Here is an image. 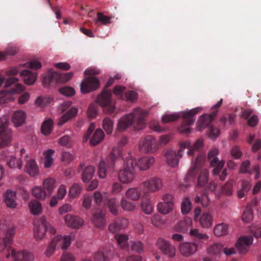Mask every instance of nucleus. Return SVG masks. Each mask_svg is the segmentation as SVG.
Instances as JSON below:
<instances>
[{"mask_svg": "<svg viewBox=\"0 0 261 261\" xmlns=\"http://www.w3.org/2000/svg\"><path fill=\"white\" fill-rule=\"evenodd\" d=\"M45 227V218L44 217L35 222L34 237L36 240H40L43 238L46 231Z\"/></svg>", "mask_w": 261, "mask_h": 261, "instance_id": "412c9836", "label": "nucleus"}, {"mask_svg": "<svg viewBox=\"0 0 261 261\" xmlns=\"http://www.w3.org/2000/svg\"><path fill=\"white\" fill-rule=\"evenodd\" d=\"M99 86V82L94 76L85 78L81 84V91L83 94L91 92L96 90Z\"/></svg>", "mask_w": 261, "mask_h": 261, "instance_id": "2eb2a0df", "label": "nucleus"}, {"mask_svg": "<svg viewBox=\"0 0 261 261\" xmlns=\"http://www.w3.org/2000/svg\"><path fill=\"white\" fill-rule=\"evenodd\" d=\"M4 229L5 236L1 242V256L5 255L9 258L11 255L15 261H32L34 256L31 253L25 250L16 253L12 249L11 245L16 231L15 226L9 225Z\"/></svg>", "mask_w": 261, "mask_h": 261, "instance_id": "f257e3e1", "label": "nucleus"}, {"mask_svg": "<svg viewBox=\"0 0 261 261\" xmlns=\"http://www.w3.org/2000/svg\"><path fill=\"white\" fill-rule=\"evenodd\" d=\"M73 76L72 72L60 73L50 69L48 70L46 75L43 77L42 83L45 87L55 86L58 83H65L69 81Z\"/></svg>", "mask_w": 261, "mask_h": 261, "instance_id": "0eeeda50", "label": "nucleus"}, {"mask_svg": "<svg viewBox=\"0 0 261 261\" xmlns=\"http://www.w3.org/2000/svg\"><path fill=\"white\" fill-rule=\"evenodd\" d=\"M115 238L119 246L124 248L127 246L128 237L125 234H117L115 236Z\"/></svg>", "mask_w": 261, "mask_h": 261, "instance_id": "8fccbe9b", "label": "nucleus"}, {"mask_svg": "<svg viewBox=\"0 0 261 261\" xmlns=\"http://www.w3.org/2000/svg\"><path fill=\"white\" fill-rule=\"evenodd\" d=\"M204 160L205 157L202 154H199L197 156L193 167L188 171L185 177L186 180L190 181L195 177L197 173V171L202 167Z\"/></svg>", "mask_w": 261, "mask_h": 261, "instance_id": "aec40b11", "label": "nucleus"}, {"mask_svg": "<svg viewBox=\"0 0 261 261\" xmlns=\"http://www.w3.org/2000/svg\"><path fill=\"white\" fill-rule=\"evenodd\" d=\"M232 185L233 181L231 180H228L224 186L222 187V192L228 196H230L232 194Z\"/></svg>", "mask_w": 261, "mask_h": 261, "instance_id": "e2e57ef3", "label": "nucleus"}, {"mask_svg": "<svg viewBox=\"0 0 261 261\" xmlns=\"http://www.w3.org/2000/svg\"><path fill=\"white\" fill-rule=\"evenodd\" d=\"M113 121L109 117H106L102 121V127L108 135L112 133L113 130Z\"/></svg>", "mask_w": 261, "mask_h": 261, "instance_id": "49530a36", "label": "nucleus"}, {"mask_svg": "<svg viewBox=\"0 0 261 261\" xmlns=\"http://www.w3.org/2000/svg\"><path fill=\"white\" fill-rule=\"evenodd\" d=\"M122 155L121 150L118 147H114L106 160H101L99 163L98 168V174L100 178H104L106 177L108 170H115V162L118 157Z\"/></svg>", "mask_w": 261, "mask_h": 261, "instance_id": "39448f33", "label": "nucleus"}, {"mask_svg": "<svg viewBox=\"0 0 261 261\" xmlns=\"http://www.w3.org/2000/svg\"><path fill=\"white\" fill-rule=\"evenodd\" d=\"M53 123V121L50 119L44 121L41 127L42 134L45 135H49L51 132Z\"/></svg>", "mask_w": 261, "mask_h": 261, "instance_id": "de8ad7c7", "label": "nucleus"}, {"mask_svg": "<svg viewBox=\"0 0 261 261\" xmlns=\"http://www.w3.org/2000/svg\"><path fill=\"white\" fill-rule=\"evenodd\" d=\"M71 244V238L69 236H66L64 238L62 236H57L55 237L49 243L46 251L47 256H51L56 247L61 248L62 250L66 249Z\"/></svg>", "mask_w": 261, "mask_h": 261, "instance_id": "1a4fd4ad", "label": "nucleus"}, {"mask_svg": "<svg viewBox=\"0 0 261 261\" xmlns=\"http://www.w3.org/2000/svg\"><path fill=\"white\" fill-rule=\"evenodd\" d=\"M194 201L196 203H200L201 205L203 207L207 206L210 202L209 199L205 192L196 195L195 197Z\"/></svg>", "mask_w": 261, "mask_h": 261, "instance_id": "09e8293b", "label": "nucleus"}, {"mask_svg": "<svg viewBox=\"0 0 261 261\" xmlns=\"http://www.w3.org/2000/svg\"><path fill=\"white\" fill-rule=\"evenodd\" d=\"M214 233L217 236H223L228 233V225L225 223L218 224L215 226Z\"/></svg>", "mask_w": 261, "mask_h": 261, "instance_id": "ea45409f", "label": "nucleus"}, {"mask_svg": "<svg viewBox=\"0 0 261 261\" xmlns=\"http://www.w3.org/2000/svg\"><path fill=\"white\" fill-rule=\"evenodd\" d=\"M126 197L134 201L139 200L141 195L140 190L137 188H132L128 189L125 193Z\"/></svg>", "mask_w": 261, "mask_h": 261, "instance_id": "e433bc0d", "label": "nucleus"}, {"mask_svg": "<svg viewBox=\"0 0 261 261\" xmlns=\"http://www.w3.org/2000/svg\"><path fill=\"white\" fill-rule=\"evenodd\" d=\"M253 240L251 236L242 237L238 240L236 243V247L240 254L244 255L247 253Z\"/></svg>", "mask_w": 261, "mask_h": 261, "instance_id": "6ab92c4d", "label": "nucleus"}, {"mask_svg": "<svg viewBox=\"0 0 261 261\" xmlns=\"http://www.w3.org/2000/svg\"><path fill=\"white\" fill-rule=\"evenodd\" d=\"M20 75L22 77L24 83L29 85L34 84L37 79V74L27 69L22 70L20 72Z\"/></svg>", "mask_w": 261, "mask_h": 261, "instance_id": "cd10ccee", "label": "nucleus"}, {"mask_svg": "<svg viewBox=\"0 0 261 261\" xmlns=\"http://www.w3.org/2000/svg\"><path fill=\"white\" fill-rule=\"evenodd\" d=\"M201 110V108L197 107L188 111H184L180 114H172L165 115L162 117V122L164 123L177 120L181 117L183 119L182 123L179 128V130L182 134H189L191 132L190 126L192 125L195 120V115Z\"/></svg>", "mask_w": 261, "mask_h": 261, "instance_id": "7ed1b4c3", "label": "nucleus"}, {"mask_svg": "<svg viewBox=\"0 0 261 261\" xmlns=\"http://www.w3.org/2000/svg\"><path fill=\"white\" fill-rule=\"evenodd\" d=\"M223 99H221L217 103L212 107L213 111L210 114H205L201 115L198 122H197V127L199 130H202L205 128L212 126L211 123L214 120V118L217 115L218 112V109L222 105Z\"/></svg>", "mask_w": 261, "mask_h": 261, "instance_id": "9d476101", "label": "nucleus"}, {"mask_svg": "<svg viewBox=\"0 0 261 261\" xmlns=\"http://www.w3.org/2000/svg\"><path fill=\"white\" fill-rule=\"evenodd\" d=\"M18 51V48L16 46H9L4 51H1V60H5L9 56H14Z\"/></svg>", "mask_w": 261, "mask_h": 261, "instance_id": "79ce46f5", "label": "nucleus"}, {"mask_svg": "<svg viewBox=\"0 0 261 261\" xmlns=\"http://www.w3.org/2000/svg\"><path fill=\"white\" fill-rule=\"evenodd\" d=\"M59 92L67 97H71L75 94V90L71 87L65 86L59 89Z\"/></svg>", "mask_w": 261, "mask_h": 261, "instance_id": "680f3d73", "label": "nucleus"}, {"mask_svg": "<svg viewBox=\"0 0 261 261\" xmlns=\"http://www.w3.org/2000/svg\"><path fill=\"white\" fill-rule=\"evenodd\" d=\"M253 219L252 211L250 205H248L242 215V220L244 222L248 223Z\"/></svg>", "mask_w": 261, "mask_h": 261, "instance_id": "bf43d9fd", "label": "nucleus"}, {"mask_svg": "<svg viewBox=\"0 0 261 261\" xmlns=\"http://www.w3.org/2000/svg\"><path fill=\"white\" fill-rule=\"evenodd\" d=\"M7 164L11 168L17 167L19 169H21L22 166V162L20 160H18L16 158L13 156H9L7 158Z\"/></svg>", "mask_w": 261, "mask_h": 261, "instance_id": "864d4df0", "label": "nucleus"}, {"mask_svg": "<svg viewBox=\"0 0 261 261\" xmlns=\"http://www.w3.org/2000/svg\"><path fill=\"white\" fill-rule=\"evenodd\" d=\"M53 101V98L51 97H39L35 101L36 105L40 107H44L46 105L51 103Z\"/></svg>", "mask_w": 261, "mask_h": 261, "instance_id": "052dcab7", "label": "nucleus"}, {"mask_svg": "<svg viewBox=\"0 0 261 261\" xmlns=\"http://www.w3.org/2000/svg\"><path fill=\"white\" fill-rule=\"evenodd\" d=\"M105 204L108 207L110 213L115 216L118 215V203L114 198L109 199Z\"/></svg>", "mask_w": 261, "mask_h": 261, "instance_id": "c9c22d12", "label": "nucleus"}, {"mask_svg": "<svg viewBox=\"0 0 261 261\" xmlns=\"http://www.w3.org/2000/svg\"><path fill=\"white\" fill-rule=\"evenodd\" d=\"M59 143L67 148H71L73 145V141L69 135H64L59 140Z\"/></svg>", "mask_w": 261, "mask_h": 261, "instance_id": "603ef678", "label": "nucleus"}, {"mask_svg": "<svg viewBox=\"0 0 261 261\" xmlns=\"http://www.w3.org/2000/svg\"><path fill=\"white\" fill-rule=\"evenodd\" d=\"M29 207L31 212L34 215H38L42 211L41 203L35 200L30 202L29 203Z\"/></svg>", "mask_w": 261, "mask_h": 261, "instance_id": "a18cd8bd", "label": "nucleus"}, {"mask_svg": "<svg viewBox=\"0 0 261 261\" xmlns=\"http://www.w3.org/2000/svg\"><path fill=\"white\" fill-rule=\"evenodd\" d=\"M96 23L101 22L102 24L107 25L111 23V18L109 16L104 15L102 13H97V18L95 20Z\"/></svg>", "mask_w": 261, "mask_h": 261, "instance_id": "338daca9", "label": "nucleus"}, {"mask_svg": "<svg viewBox=\"0 0 261 261\" xmlns=\"http://www.w3.org/2000/svg\"><path fill=\"white\" fill-rule=\"evenodd\" d=\"M144 245L140 241L133 242L131 244V250L133 251L141 253L143 251Z\"/></svg>", "mask_w": 261, "mask_h": 261, "instance_id": "69168bd1", "label": "nucleus"}, {"mask_svg": "<svg viewBox=\"0 0 261 261\" xmlns=\"http://www.w3.org/2000/svg\"><path fill=\"white\" fill-rule=\"evenodd\" d=\"M174 206L171 204L160 202L158 203L157 208L159 213L166 215L170 213L173 209Z\"/></svg>", "mask_w": 261, "mask_h": 261, "instance_id": "a19ab883", "label": "nucleus"}, {"mask_svg": "<svg viewBox=\"0 0 261 261\" xmlns=\"http://www.w3.org/2000/svg\"><path fill=\"white\" fill-rule=\"evenodd\" d=\"M9 119L7 116L1 118V147L9 145L12 141L11 129L8 127Z\"/></svg>", "mask_w": 261, "mask_h": 261, "instance_id": "ddd939ff", "label": "nucleus"}, {"mask_svg": "<svg viewBox=\"0 0 261 261\" xmlns=\"http://www.w3.org/2000/svg\"><path fill=\"white\" fill-rule=\"evenodd\" d=\"M95 168L92 166L86 167L83 171L82 177L85 182H89L93 177L95 173Z\"/></svg>", "mask_w": 261, "mask_h": 261, "instance_id": "f704fd0d", "label": "nucleus"}, {"mask_svg": "<svg viewBox=\"0 0 261 261\" xmlns=\"http://www.w3.org/2000/svg\"><path fill=\"white\" fill-rule=\"evenodd\" d=\"M179 248L183 256L189 257L197 251V246L194 243L185 242L180 244Z\"/></svg>", "mask_w": 261, "mask_h": 261, "instance_id": "5701e85b", "label": "nucleus"}, {"mask_svg": "<svg viewBox=\"0 0 261 261\" xmlns=\"http://www.w3.org/2000/svg\"><path fill=\"white\" fill-rule=\"evenodd\" d=\"M190 235L197 240H205L208 239V236L205 234L200 233L197 229H191L190 231Z\"/></svg>", "mask_w": 261, "mask_h": 261, "instance_id": "774afa93", "label": "nucleus"}, {"mask_svg": "<svg viewBox=\"0 0 261 261\" xmlns=\"http://www.w3.org/2000/svg\"><path fill=\"white\" fill-rule=\"evenodd\" d=\"M156 246L162 252L168 257H173L175 255V248L165 239L159 238Z\"/></svg>", "mask_w": 261, "mask_h": 261, "instance_id": "a211bd4d", "label": "nucleus"}, {"mask_svg": "<svg viewBox=\"0 0 261 261\" xmlns=\"http://www.w3.org/2000/svg\"><path fill=\"white\" fill-rule=\"evenodd\" d=\"M192 203L189 198H185L181 203V211L183 214H187L192 208Z\"/></svg>", "mask_w": 261, "mask_h": 261, "instance_id": "13d9d810", "label": "nucleus"}, {"mask_svg": "<svg viewBox=\"0 0 261 261\" xmlns=\"http://www.w3.org/2000/svg\"><path fill=\"white\" fill-rule=\"evenodd\" d=\"M25 171L31 176H35L39 173V169L36 162L31 159L27 161Z\"/></svg>", "mask_w": 261, "mask_h": 261, "instance_id": "c756f323", "label": "nucleus"}, {"mask_svg": "<svg viewBox=\"0 0 261 261\" xmlns=\"http://www.w3.org/2000/svg\"><path fill=\"white\" fill-rule=\"evenodd\" d=\"M208 172L206 169L202 170L198 177L197 186L198 188L203 187L208 182Z\"/></svg>", "mask_w": 261, "mask_h": 261, "instance_id": "3c124183", "label": "nucleus"}, {"mask_svg": "<svg viewBox=\"0 0 261 261\" xmlns=\"http://www.w3.org/2000/svg\"><path fill=\"white\" fill-rule=\"evenodd\" d=\"M55 180L52 178L46 179L43 182V188L49 196L55 188Z\"/></svg>", "mask_w": 261, "mask_h": 261, "instance_id": "c03bdc74", "label": "nucleus"}, {"mask_svg": "<svg viewBox=\"0 0 261 261\" xmlns=\"http://www.w3.org/2000/svg\"><path fill=\"white\" fill-rule=\"evenodd\" d=\"M32 193L35 198L40 200H44L46 197L49 196L44 188L42 189L40 187L36 186L33 188Z\"/></svg>", "mask_w": 261, "mask_h": 261, "instance_id": "4c0bfd02", "label": "nucleus"}, {"mask_svg": "<svg viewBox=\"0 0 261 261\" xmlns=\"http://www.w3.org/2000/svg\"><path fill=\"white\" fill-rule=\"evenodd\" d=\"M128 225V220L124 218H118L112 222L109 226V230L112 233H116L124 228Z\"/></svg>", "mask_w": 261, "mask_h": 261, "instance_id": "4be33fe9", "label": "nucleus"}, {"mask_svg": "<svg viewBox=\"0 0 261 261\" xmlns=\"http://www.w3.org/2000/svg\"><path fill=\"white\" fill-rule=\"evenodd\" d=\"M120 205L122 208L126 211H133L136 208V205L135 203L126 200L124 198L121 199Z\"/></svg>", "mask_w": 261, "mask_h": 261, "instance_id": "4d7b16f0", "label": "nucleus"}, {"mask_svg": "<svg viewBox=\"0 0 261 261\" xmlns=\"http://www.w3.org/2000/svg\"><path fill=\"white\" fill-rule=\"evenodd\" d=\"M82 190L80 185L77 183H74L69 189V196L72 198L78 196Z\"/></svg>", "mask_w": 261, "mask_h": 261, "instance_id": "5fc2aeb1", "label": "nucleus"}, {"mask_svg": "<svg viewBox=\"0 0 261 261\" xmlns=\"http://www.w3.org/2000/svg\"><path fill=\"white\" fill-rule=\"evenodd\" d=\"M191 219L189 218H186L176 224L175 229L177 231L185 232L191 226Z\"/></svg>", "mask_w": 261, "mask_h": 261, "instance_id": "473e14b6", "label": "nucleus"}, {"mask_svg": "<svg viewBox=\"0 0 261 261\" xmlns=\"http://www.w3.org/2000/svg\"><path fill=\"white\" fill-rule=\"evenodd\" d=\"M95 261H109V253L103 251H98L94 255Z\"/></svg>", "mask_w": 261, "mask_h": 261, "instance_id": "0e129e2a", "label": "nucleus"}, {"mask_svg": "<svg viewBox=\"0 0 261 261\" xmlns=\"http://www.w3.org/2000/svg\"><path fill=\"white\" fill-rule=\"evenodd\" d=\"M140 186L146 193H155L162 189L163 182L161 178L154 176L142 182Z\"/></svg>", "mask_w": 261, "mask_h": 261, "instance_id": "f8f14e48", "label": "nucleus"}, {"mask_svg": "<svg viewBox=\"0 0 261 261\" xmlns=\"http://www.w3.org/2000/svg\"><path fill=\"white\" fill-rule=\"evenodd\" d=\"M139 148L144 153H152L154 152L157 145L154 138L151 135L145 137L140 143Z\"/></svg>", "mask_w": 261, "mask_h": 261, "instance_id": "dca6fc26", "label": "nucleus"}, {"mask_svg": "<svg viewBox=\"0 0 261 261\" xmlns=\"http://www.w3.org/2000/svg\"><path fill=\"white\" fill-rule=\"evenodd\" d=\"M105 134L103 130L97 129L90 140V144L92 146L98 145L104 138Z\"/></svg>", "mask_w": 261, "mask_h": 261, "instance_id": "72a5a7b5", "label": "nucleus"}, {"mask_svg": "<svg viewBox=\"0 0 261 261\" xmlns=\"http://www.w3.org/2000/svg\"><path fill=\"white\" fill-rule=\"evenodd\" d=\"M199 222L202 227L209 228L213 224V219L210 213H204L199 218Z\"/></svg>", "mask_w": 261, "mask_h": 261, "instance_id": "2f4dec72", "label": "nucleus"}, {"mask_svg": "<svg viewBox=\"0 0 261 261\" xmlns=\"http://www.w3.org/2000/svg\"><path fill=\"white\" fill-rule=\"evenodd\" d=\"M126 156L128 157V159L132 160L134 168L135 169L136 167H137L140 170H147L154 162V158L150 156L142 157L137 161H136L135 159L129 153L127 154Z\"/></svg>", "mask_w": 261, "mask_h": 261, "instance_id": "4468645a", "label": "nucleus"}, {"mask_svg": "<svg viewBox=\"0 0 261 261\" xmlns=\"http://www.w3.org/2000/svg\"><path fill=\"white\" fill-rule=\"evenodd\" d=\"M105 213L102 210H97L93 212L92 222L98 228H102L105 224Z\"/></svg>", "mask_w": 261, "mask_h": 261, "instance_id": "393cba45", "label": "nucleus"}, {"mask_svg": "<svg viewBox=\"0 0 261 261\" xmlns=\"http://www.w3.org/2000/svg\"><path fill=\"white\" fill-rule=\"evenodd\" d=\"M218 153V150L217 148H213L210 151L208 154V159L211 165L214 167L213 171L214 175L219 174L224 165V162L222 161H220L216 156Z\"/></svg>", "mask_w": 261, "mask_h": 261, "instance_id": "f3484780", "label": "nucleus"}, {"mask_svg": "<svg viewBox=\"0 0 261 261\" xmlns=\"http://www.w3.org/2000/svg\"><path fill=\"white\" fill-rule=\"evenodd\" d=\"M190 146V142L185 141L180 144V149L178 152L171 149L167 150L165 155L167 164L171 167H175L178 164V158L182 156V152L186 148Z\"/></svg>", "mask_w": 261, "mask_h": 261, "instance_id": "9b49d317", "label": "nucleus"}, {"mask_svg": "<svg viewBox=\"0 0 261 261\" xmlns=\"http://www.w3.org/2000/svg\"><path fill=\"white\" fill-rule=\"evenodd\" d=\"M4 201L7 207L15 208L17 206L16 193L12 191H7L4 195Z\"/></svg>", "mask_w": 261, "mask_h": 261, "instance_id": "c85d7f7f", "label": "nucleus"}, {"mask_svg": "<svg viewBox=\"0 0 261 261\" xmlns=\"http://www.w3.org/2000/svg\"><path fill=\"white\" fill-rule=\"evenodd\" d=\"M18 79L10 77L6 80L1 76V86L4 85L6 89L1 90V105L13 100L11 94L20 93L23 91V87L18 83Z\"/></svg>", "mask_w": 261, "mask_h": 261, "instance_id": "20e7f679", "label": "nucleus"}, {"mask_svg": "<svg viewBox=\"0 0 261 261\" xmlns=\"http://www.w3.org/2000/svg\"><path fill=\"white\" fill-rule=\"evenodd\" d=\"M140 206L142 211L146 215H150L153 212V205L147 196L142 197Z\"/></svg>", "mask_w": 261, "mask_h": 261, "instance_id": "bb28decb", "label": "nucleus"}, {"mask_svg": "<svg viewBox=\"0 0 261 261\" xmlns=\"http://www.w3.org/2000/svg\"><path fill=\"white\" fill-rule=\"evenodd\" d=\"M25 118V113L23 110H19L13 113L11 120L15 127H19L24 123Z\"/></svg>", "mask_w": 261, "mask_h": 261, "instance_id": "a878e982", "label": "nucleus"}, {"mask_svg": "<svg viewBox=\"0 0 261 261\" xmlns=\"http://www.w3.org/2000/svg\"><path fill=\"white\" fill-rule=\"evenodd\" d=\"M114 79H109L101 93L98 95L96 101L99 105L105 109L109 113H112L115 110V102L112 100V92L107 88L112 85Z\"/></svg>", "mask_w": 261, "mask_h": 261, "instance_id": "423d86ee", "label": "nucleus"}, {"mask_svg": "<svg viewBox=\"0 0 261 261\" xmlns=\"http://www.w3.org/2000/svg\"><path fill=\"white\" fill-rule=\"evenodd\" d=\"M203 143L201 140H198L193 145L192 147H191V144H190V146L187 148H189V150L188 151V154L189 156H193L195 151H198L202 146Z\"/></svg>", "mask_w": 261, "mask_h": 261, "instance_id": "6e6d98bb", "label": "nucleus"}, {"mask_svg": "<svg viewBox=\"0 0 261 261\" xmlns=\"http://www.w3.org/2000/svg\"><path fill=\"white\" fill-rule=\"evenodd\" d=\"M66 225L72 228H79L83 225L84 221L78 216L67 214L65 217Z\"/></svg>", "mask_w": 261, "mask_h": 261, "instance_id": "b1692460", "label": "nucleus"}, {"mask_svg": "<svg viewBox=\"0 0 261 261\" xmlns=\"http://www.w3.org/2000/svg\"><path fill=\"white\" fill-rule=\"evenodd\" d=\"M78 109L75 107H72L66 113L63 115L59 119L58 125L62 126L69 120L75 117L77 113Z\"/></svg>", "mask_w": 261, "mask_h": 261, "instance_id": "7c9ffc66", "label": "nucleus"}, {"mask_svg": "<svg viewBox=\"0 0 261 261\" xmlns=\"http://www.w3.org/2000/svg\"><path fill=\"white\" fill-rule=\"evenodd\" d=\"M147 115V111L140 108H136L132 112L126 115L119 120L117 128L120 131H123L133 125L135 130L142 129L146 125L144 118Z\"/></svg>", "mask_w": 261, "mask_h": 261, "instance_id": "f03ea898", "label": "nucleus"}, {"mask_svg": "<svg viewBox=\"0 0 261 261\" xmlns=\"http://www.w3.org/2000/svg\"><path fill=\"white\" fill-rule=\"evenodd\" d=\"M251 185L249 181L243 180L241 183V189L237 192V195L239 198H242L245 196V194L249 191Z\"/></svg>", "mask_w": 261, "mask_h": 261, "instance_id": "58836bf2", "label": "nucleus"}, {"mask_svg": "<svg viewBox=\"0 0 261 261\" xmlns=\"http://www.w3.org/2000/svg\"><path fill=\"white\" fill-rule=\"evenodd\" d=\"M124 168L119 170L118 177L119 181L124 184L131 182L134 178V167L132 159L126 156L123 158Z\"/></svg>", "mask_w": 261, "mask_h": 261, "instance_id": "6e6552de", "label": "nucleus"}, {"mask_svg": "<svg viewBox=\"0 0 261 261\" xmlns=\"http://www.w3.org/2000/svg\"><path fill=\"white\" fill-rule=\"evenodd\" d=\"M223 246L220 243L215 244L207 249V252L212 255H219L223 253Z\"/></svg>", "mask_w": 261, "mask_h": 261, "instance_id": "37998d69", "label": "nucleus"}]
</instances>
